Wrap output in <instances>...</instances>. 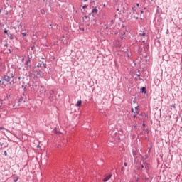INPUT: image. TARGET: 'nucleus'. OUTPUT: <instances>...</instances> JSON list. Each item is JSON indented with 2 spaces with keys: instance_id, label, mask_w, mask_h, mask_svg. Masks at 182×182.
I'll use <instances>...</instances> for the list:
<instances>
[{
  "instance_id": "obj_20",
  "label": "nucleus",
  "mask_w": 182,
  "mask_h": 182,
  "mask_svg": "<svg viewBox=\"0 0 182 182\" xmlns=\"http://www.w3.org/2000/svg\"><path fill=\"white\" fill-rule=\"evenodd\" d=\"M10 85H15V81L12 80L11 82H10Z\"/></svg>"
},
{
  "instance_id": "obj_18",
  "label": "nucleus",
  "mask_w": 182,
  "mask_h": 182,
  "mask_svg": "<svg viewBox=\"0 0 182 182\" xmlns=\"http://www.w3.org/2000/svg\"><path fill=\"white\" fill-rule=\"evenodd\" d=\"M18 179H19V178H18V177H15V178H14V182H16V181H18Z\"/></svg>"
},
{
  "instance_id": "obj_24",
  "label": "nucleus",
  "mask_w": 182,
  "mask_h": 182,
  "mask_svg": "<svg viewBox=\"0 0 182 182\" xmlns=\"http://www.w3.org/2000/svg\"><path fill=\"white\" fill-rule=\"evenodd\" d=\"M83 9H86V8H87V5H85L82 6Z\"/></svg>"
},
{
  "instance_id": "obj_28",
  "label": "nucleus",
  "mask_w": 182,
  "mask_h": 182,
  "mask_svg": "<svg viewBox=\"0 0 182 182\" xmlns=\"http://www.w3.org/2000/svg\"><path fill=\"white\" fill-rule=\"evenodd\" d=\"M9 53H12V50H11V48H9Z\"/></svg>"
},
{
  "instance_id": "obj_4",
  "label": "nucleus",
  "mask_w": 182,
  "mask_h": 182,
  "mask_svg": "<svg viewBox=\"0 0 182 182\" xmlns=\"http://www.w3.org/2000/svg\"><path fill=\"white\" fill-rule=\"evenodd\" d=\"M110 178H112V174L107 175V176H105V177L104 178L103 181H105V182L109 181V180H110Z\"/></svg>"
},
{
  "instance_id": "obj_26",
  "label": "nucleus",
  "mask_w": 182,
  "mask_h": 182,
  "mask_svg": "<svg viewBox=\"0 0 182 182\" xmlns=\"http://www.w3.org/2000/svg\"><path fill=\"white\" fill-rule=\"evenodd\" d=\"M22 23H20V25H19V26H18V28H21V29H22Z\"/></svg>"
},
{
  "instance_id": "obj_12",
  "label": "nucleus",
  "mask_w": 182,
  "mask_h": 182,
  "mask_svg": "<svg viewBox=\"0 0 182 182\" xmlns=\"http://www.w3.org/2000/svg\"><path fill=\"white\" fill-rule=\"evenodd\" d=\"M22 102H23V103H25V101L23 100V97H21L18 100L19 103H22Z\"/></svg>"
},
{
  "instance_id": "obj_19",
  "label": "nucleus",
  "mask_w": 182,
  "mask_h": 182,
  "mask_svg": "<svg viewBox=\"0 0 182 182\" xmlns=\"http://www.w3.org/2000/svg\"><path fill=\"white\" fill-rule=\"evenodd\" d=\"M31 62V60H28L26 62V65H27V66H28V65H29V63Z\"/></svg>"
},
{
  "instance_id": "obj_31",
  "label": "nucleus",
  "mask_w": 182,
  "mask_h": 182,
  "mask_svg": "<svg viewBox=\"0 0 182 182\" xmlns=\"http://www.w3.org/2000/svg\"><path fill=\"white\" fill-rule=\"evenodd\" d=\"M37 149H41V145H37Z\"/></svg>"
},
{
  "instance_id": "obj_10",
  "label": "nucleus",
  "mask_w": 182,
  "mask_h": 182,
  "mask_svg": "<svg viewBox=\"0 0 182 182\" xmlns=\"http://www.w3.org/2000/svg\"><path fill=\"white\" fill-rule=\"evenodd\" d=\"M92 14H97V12H99V11L97 10V9L95 8L92 10Z\"/></svg>"
},
{
  "instance_id": "obj_8",
  "label": "nucleus",
  "mask_w": 182,
  "mask_h": 182,
  "mask_svg": "<svg viewBox=\"0 0 182 182\" xmlns=\"http://www.w3.org/2000/svg\"><path fill=\"white\" fill-rule=\"evenodd\" d=\"M141 93H147V91L146 90V87H143L141 90Z\"/></svg>"
},
{
  "instance_id": "obj_16",
  "label": "nucleus",
  "mask_w": 182,
  "mask_h": 182,
  "mask_svg": "<svg viewBox=\"0 0 182 182\" xmlns=\"http://www.w3.org/2000/svg\"><path fill=\"white\" fill-rule=\"evenodd\" d=\"M53 132L55 133V134H58V133H59V132H58V129L56 128L53 129Z\"/></svg>"
},
{
  "instance_id": "obj_2",
  "label": "nucleus",
  "mask_w": 182,
  "mask_h": 182,
  "mask_svg": "<svg viewBox=\"0 0 182 182\" xmlns=\"http://www.w3.org/2000/svg\"><path fill=\"white\" fill-rule=\"evenodd\" d=\"M36 68H41L42 70H44L46 68V63L43 62H40L38 63V65L36 66Z\"/></svg>"
},
{
  "instance_id": "obj_40",
  "label": "nucleus",
  "mask_w": 182,
  "mask_h": 182,
  "mask_svg": "<svg viewBox=\"0 0 182 182\" xmlns=\"http://www.w3.org/2000/svg\"><path fill=\"white\" fill-rule=\"evenodd\" d=\"M18 80H21V77H19L18 78Z\"/></svg>"
},
{
  "instance_id": "obj_29",
  "label": "nucleus",
  "mask_w": 182,
  "mask_h": 182,
  "mask_svg": "<svg viewBox=\"0 0 182 182\" xmlns=\"http://www.w3.org/2000/svg\"><path fill=\"white\" fill-rule=\"evenodd\" d=\"M0 130H5V128L1 127H0Z\"/></svg>"
},
{
  "instance_id": "obj_3",
  "label": "nucleus",
  "mask_w": 182,
  "mask_h": 182,
  "mask_svg": "<svg viewBox=\"0 0 182 182\" xmlns=\"http://www.w3.org/2000/svg\"><path fill=\"white\" fill-rule=\"evenodd\" d=\"M1 112V114H4V116H6V114H8V107H2Z\"/></svg>"
},
{
  "instance_id": "obj_15",
  "label": "nucleus",
  "mask_w": 182,
  "mask_h": 182,
  "mask_svg": "<svg viewBox=\"0 0 182 182\" xmlns=\"http://www.w3.org/2000/svg\"><path fill=\"white\" fill-rule=\"evenodd\" d=\"M132 112L134 113V114L137 115L139 114V111H135L134 112V109H132Z\"/></svg>"
},
{
  "instance_id": "obj_32",
  "label": "nucleus",
  "mask_w": 182,
  "mask_h": 182,
  "mask_svg": "<svg viewBox=\"0 0 182 182\" xmlns=\"http://www.w3.org/2000/svg\"><path fill=\"white\" fill-rule=\"evenodd\" d=\"M135 79H136V80H140V78H139V77H135Z\"/></svg>"
},
{
  "instance_id": "obj_37",
  "label": "nucleus",
  "mask_w": 182,
  "mask_h": 182,
  "mask_svg": "<svg viewBox=\"0 0 182 182\" xmlns=\"http://www.w3.org/2000/svg\"><path fill=\"white\" fill-rule=\"evenodd\" d=\"M108 28H109V27L107 26H106L105 29H108Z\"/></svg>"
},
{
  "instance_id": "obj_23",
  "label": "nucleus",
  "mask_w": 182,
  "mask_h": 182,
  "mask_svg": "<svg viewBox=\"0 0 182 182\" xmlns=\"http://www.w3.org/2000/svg\"><path fill=\"white\" fill-rule=\"evenodd\" d=\"M4 33H6L8 35V33H8V30L4 29Z\"/></svg>"
},
{
  "instance_id": "obj_13",
  "label": "nucleus",
  "mask_w": 182,
  "mask_h": 182,
  "mask_svg": "<svg viewBox=\"0 0 182 182\" xmlns=\"http://www.w3.org/2000/svg\"><path fill=\"white\" fill-rule=\"evenodd\" d=\"M137 154H138L137 151H133V156H134V157H135V156H137Z\"/></svg>"
},
{
  "instance_id": "obj_34",
  "label": "nucleus",
  "mask_w": 182,
  "mask_h": 182,
  "mask_svg": "<svg viewBox=\"0 0 182 182\" xmlns=\"http://www.w3.org/2000/svg\"><path fill=\"white\" fill-rule=\"evenodd\" d=\"M137 77H140V74H136Z\"/></svg>"
},
{
  "instance_id": "obj_11",
  "label": "nucleus",
  "mask_w": 182,
  "mask_h": 182,
  "mask_svg": "<svg viewBox=\"0 0 182 182\" xmlns=\"http://www.w3.org/2000/svg\"><path fill=\"white\" fill-rule=\"evenodd\" d=\"M7 36L10 38V39H14V36L11 33H7Z\"/></svg>"
},
{
  "instance_id": "obj_46",
  "label": "nucleus",
  "mask_w": 182,
  "mask_h": 182,
  "mask_svg": "<svg viewBox=\"0 0 182 182\" xmlns=\"http://www.w3.org/2000/svg\"><path fill=\"white\" fill-rule=\"evenodd\" d=\"M143 13H144V11H141V14H143Z\"/></svg>"
},
{
  "instance_id": "obj_21",
  "label": "nucleus",
  "mask_w": 182,
  "mask_h": 182,
  "mask_svg": "<svg viewBox=\"0 0 182 182\" xmlns=\"http://www.w3.org/2000/svg\"><path fill=\"white\" fill-rule=\"evenodd\" d=\"M135 111H136V112H139V106H137V107H135Z\"/></svg>"
},
{
  "instance_id": "obj_33",
  "label": "nucleus",
  "mask_w": 182,
  "mask_h": 182,
  "mask_svg": "<svg viewBox=\"0 0 182 182\" xmlns=\"http://www.w3.org/2000/svg\"><path fill=\"white\" fill-rule=\"evenodd\" d=\"M159 8H160V7H159V6H156L157 11H159Z\"/></svg>"
},
{
  "instance_id": "obj_39",
  "label": "nucleus",
  "mask_w": 182,
  "mask_h": 182,
  "mask_svg": "<svg viewBox=\"0 0 182 182\" xmlns=\"http://www.w3.org/2000/svg\"><path fill=\"white\" fill-rule=\"evenodd\" d=\"M136 127H137V126H136V125H135V126H134V129H136Z\"/></svg>"
},
{
  "instance_id": "obj_49",
  "label": "nucleus",
  "mask_w": 182,
  "mask_h": 182,
  "mask_svg": "<svg viewBox=\"0 0 182 182\" xmlns=\"http://www.w3.org/2000/svg\"><path fill=\"white\" fill-rule=\"evenodd\" d=\"M22 87H25V86H24V85H22Z\"/></svg>"
},
{
  "instance_id": "obj_17",
  "label": "nucleus",
  "mask_w": 182,
  "mask_h": 182,
  "mask_svg": "<svg viewBox=\"0 0 182 182\" xmlns=\"http://www.w3.org/2000/svg\"><path fill=\"white\" fill-rule=\"evenodd\" d=\"M134 178L136 180V181H139V175L137 176H134Z\"/></svg>"
},
{
  "instance_id": "obj_25",
  "label": "nucleus",
  "mask_w": 182,
  "mask_h": 182,
  "mask_svg": "<svg viewBox=\"0 0 182 182\" xmlns=\"http://www.w3.org/2000/svg\"><path fill=\"white\" fill-rule=\"evenodd\" d=\"M4 156H8V153L6 152V151H4Z\"/></svg>"
},
{
  "instance_id": "obj_7",
  "label": "nucleus",
  "mask_w": 182,
  "mask_h": 182,
  "mask_svg": "<svg viewBox=\"0 0 182 182\" xmlns=\"http://www.w3.org/2000/svg\"><path fill=\"white\" fill-rule=\"evenodd\" d=\"M139 159H140V156H138V157L135 158V159H134L135 164H139Z\"/></svg>"
},
{
  "instance_id": "obj_14",
  "label": "nucleus",
  "mask_w": 182,
  "mask_h": 182,
  "mask_svg": "<svg viewBox=\"0 0 182 182\" xmlns=\"http://www.w3.org/2000/svg\"><path fill=\"white\" fill-rule=\"evenodd\" d=\"M139 36H146V33H144V31H143L142 33H139Z\"/></svg>"
},
{
  "instance_id": "obj_5",
  "label": "nucleus",
  "mask_w": 182,
  "mask_h": 182,
  "mask_svg": "<svg viewBox=\"0 0 182 182\" xmlns=\"http://www.w3.org/2000/svg\"><path fill=\"white\" fill-rule=\"evenodd\" d=\"M144 160H146V159H144V160H143V163H144V165L141 164V168H147V167H149V165H148L147 164H145V163H144Z\"/></svg>"
},
{
  "instance_id": "obj_30",
  "label": "nucleus",
  "mask_w": 182,
  "mask_h": 182,
  "mask_svg": "<svg viewBox=\"0 0 182 182\" xmlns=\"http://www.w3.org/2000/svg\"><path fill=\"white\" fill-rule=\"evenodd\" d=\"M124 166L125 167H127V163L125 162V163L124 164Z\"/></svg>"
},
{
  "instance_id": "obj_50",
  "label": "nucleus",
  "mask_w": 182,
  "mask_h": 182,
  "mask_svg": "<svg viewBox=\"0 0 182 182\" xmlns=\"http://www.w3.org/2000/svg\"><path fill=\"white\" fill-rule=\"evenodd\" d=\"M85 1V2H86V1H87V0H84Z\"/></svg>"
},
{
  "instance_id": "obj_43",
  "label": "nucleus",
  "mask_w": 182,
  "mask_h": 182,
  "mask_svg": "<svg viewBox=\"0 0 182 182\" xmlns=\"http://www.w3.org/2000/svg\"><path fill=\"white\" fill-rule=\"evenodd\" d=\"M123 35H126V33H125V32H124V33H123Z\"/></svg>"
},
{
  "instance_id": "obj_54",
  "label": "nucleus",
  "mask_w": 182,
  "mask_h": 182,
  "mask_svg": "<svg viewBox=\"0 0 182 182\" xmlns=\"http://www.w3.org/2000/svg\"><path fill=\"white\" fill-rule=\"evenodd\" d=\"M143 126H145V124H143Z\"/></svg>"
},
{
  "instance_id": "obj_52",
  "label": "nucleus",
  "mask_w": 182,
  "mask_h": 182,
  "mask_svg": "<svg viewBox=\"0 0 182 182\" xmlns=\"http://www.w3.org/2000/svg\"><path fill=\"white\" fill-rule=\"evenodd\" d=\"M2 133H5L4 131H2Z\"/></svg>"
},
{
  "instance_id": "obj_47",
  "label": "nucleus",
  "mask_w": 182,
  "mask_h": 182,
  "mask_svg": "<svg viewBox=\"0 0 182 182\" xmlns=\"http://www.w3.org/2000/svg\"><path fill=\"white\" fill-rule=\"evenodd\" d=\"M85 19H87V16H85Z\"/></svg>"
},
{
  "instance_id": "obj_22",
  "label": "nucleus",
  "mask_w": 182,
  "mask_h": 182,
  "mask_svg": "<svg viewBox=\"0 0 182 182\" xmlns=\"http://www.w3.org/2000/svg\"><path fill=\"white\" fill-rule=\"evenodd\" d=\"M2 85H4V81L0 80V86H2Z\"/></svg>"
},
{
  "instance_id": "obj_42",
  "label": "nucleus",
  "mask_w": 182,
  "mask_h": 182,
  "mask_svg": "<svg viewBox=\"0 0 182 182\" xmlns=\"http://www.w3.org/2000/svg\"><path fill=\"white\" fill-rule=\"evenodd\" d=\"M136 116H137V115L134 114V117H136Z\"/></svg>"
},
{
  "instance_id": "obj_27",
  "label": "nucleus",
  "mask_w": 182,
  "mask_h": 182,
  "mask_svg": "<svg viewBox=\"0 0 182 182\" xmlns=\"http://www.w3.org/2000/svg\"><path fill=\"white\" fill-rule=\"evenodd\" d=\"M23 36H26V33H22Z\"/></svg>"
},
{
  "instance_id": "obj_36",
  "label": "nucleus",
  "mask_w": 182,
  "mask_h": 182,
  "mask_svg": "<svg viewBox=\"0 0 182 182\" xmlns=\"http://www.w3.org/2000/svg\"><path fill=\"white\" fill-rule=\"evenodd\" d=\"M24 92H26V87H24Z\"/></svg>"
},
{
  "instance_id": "obj_9",
  "label": "nucleus",
  "mask_w": 182,
  "mask_h": 182,
  "mask_svg": "<svg viewBox=\"0 0 182 182\" xmlns=\"http://www.w3.org/2000/svg\"><path fill=\"white\" fill-rule=\"evenodd\" d=\"M76 106L77 107H80V106H82V100H78L77 104H76Z\"/></svg>"
},
{
  "instance_id": "obj_6",
  "label": "nucleus",
  "mask_w": 182,
  "mask_h": 182,
  "mask_svg": "<svg viewBox=\"0 0 182 182\" xmlns=\"http://www.w3.org/2000/svg\"><path fill=\"white\" fill-rule=\"evenodd\" d=\"M36 75H38V77H42L43 73L41 71H37Z\"/></svg>"
},
{
  "instance_id": "obj_35",
  "label": "nucleus",
  "mask_w": 182,
  "mask_h": 182,
  "mask_svg": "<svg viewBox=\"0 0 182 182\" xmlns=\"http://www.w3.org/2000/svg\"><path fill=\"white\" fill-rule=\"evenodd\" d=\"M136 6H140V4L139 3H137Z\"/></svg>"
},
{
  "instance_id": "obj_1",
  "label": "nucleus",
  "mask_w": 182,
  "mask_h": 182,
  "mask_svg": "<svg viewBox=\"0 0 182 182\" xmlns=\"http://www.w3.org/2000/svg\"><path fill=\"white\" fill-rule=\"evenodd\" d=\"M14 74L11 73V74H6L4 75V80L5 82H11V79H14Z\"/></svg>"
},
{
  "instance_id": "obj_48",
  "label": "nucleus",
  "mask_w": 182,
  "mask_h": 182,
  "mask_svg": "<svg viewBox=\"0 0 182 182\" xmlns=\"http://www.w3.org/2000/svg\"><path fill=\"white\" fill-rule=\"evenodd\" d=\"M111 23H113V20L111 21Z\"/></svg>"
},
{
  "instance_id": "obj_41",
  "label": "nucleus",
  "mask_w": 182,
  "mask_h": 182,
  "mask_svg": "<svg viewBox=\"0 0 182 182\" xmlns=\"http://www.w3.org/2000/svg\"><path fill=\"white\" fill-rule=\"evenodd\" d=\"M132 11H134V7H132Z\"/></svg>"
},
{
  "instance_id": "obj_51",
  "label": "nucleus",
  "mask_w": 182,
  "mask_h": 182,
  "mask_svg": "<svg viewBox=\"0 0 182 182\" xmlns=\"http://www.w3.org/2000/svg\"><path fill=\"white\" fill-rule=\"evenodd\" d=\"M50 26L52 28V25H50Z\"/></svg>"
},
{
  "instance_id": "obj_44",
  "label": "nucleus",
  "mask_w": 182,
  "mask_h": 182,
  "mask_svg": "<svg viewBox=\"0 0 182 182\" xmlns=\"http://www.w3.org/2000/svg\"><path fill=\"white\" fill-rule=\"evenodd\" d=\"M121 38H122V39H123V38H124V37L122 36H121Z\"/></svg>"
},
{
  "instance_id": "obj_45",
  "label": "nucleus",
  "mask_w": 182,
  "mask_h": 182,
  "mask_svg": "<svg viewBox=\"0 0 182 182\" xmlns=\"http://www.w3.org/2000/svg\"><path fill=\"white\" fill-rule=\"evenodd\" d=\"M4 46H8V44H5Z\"/></svg>"
},
{
  "instance_id": "obj_38",
  "label": "nucleus",
  "mask_w": 182,
  "mask_h": 182,
  "mask_svg": "<svg viewBox=\"0 0 182 182\" xmlns=\"http://www.w3.org/2000/svg\"><path fill=\"white\" fill-rule=\"evenodd\" d=\"M116 43H118L117 45L119 46V41H116Z\"/></svg>"
},
{
  "instance_id": "obj_53",
  "label": "nucleus",
  "mask_w": 182,
  "mask_h": 182,
  "mask_svg": "<svg viewBox=\"0 0 182 182\" xmlns=\"http://www.w3.org/2000/svg\"><path fill=\"white\" fill-rule=\"evenodd\" d=\"M129 182H133V181H130Z\"/></svg>"
}]
</instances>
